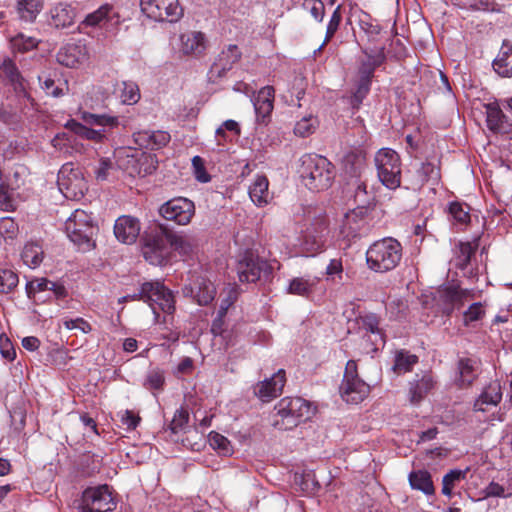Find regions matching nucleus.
I'll return each instance as SVG.
<instances>
[{
	"instance_id": "23",
	"label": "nucleus",
	"mask_w": 512,
	"mask_h": 512,
	"mask_svg": "<svg viewBox=\"0 0 512 512\" xmlns=\"http://www.w3.org/2000/svg\"><path fill=\"white\" fill-rule=\"evenodd\" d=\"M348 185L353 189V200L357 206L354 210H358L360 214L366 212L370 205L374 201V195L368 191L366 180L362 179V175H359L348 182Z\"/></svg>"
},
{
	"instance_id": "31",
	"label": "nucleus",
	"mask_w": 512,
	"mask_h": 512,
	"mask_svg": "<svg viewBox=\"0 0 512 512\" xmlns=\"http://www.w3.org/2000/svg\"><path fill=\"white\" fill-rule=\"evenodd\" d=\"M487 126L489 130L498 134H510L512 132V123L497 105L487 107Z\"/></svg>"
},
{
	"instance_id": "25",
	"label": "nucleus",
	"mask_w": 512,
	"mask_h": 512,
	"mask_svg": "<svg viewBox=\"0 0 512 512\" xmlns=\"http://www.w3.org/2000/svg\"><path fill=\"white\" fill-rule=\"evenodd\" d=\"M120 22L118 13L111 5L105 4L96 11L89 13L82 21L84 26H101L108 28L109 25H118Z\"/></svg>"
},
{
	"instance_id": "37",
	"label": "nucleus",
	"mask_w": 512,
	"mask_h": 512,
	"mask_svg": "<svg viewBox=\"0 0 512 512\" xmlns=\"http://www.w3.org/2000/svg\"><path fill=\"white\" fill-rule=\"evenodd\" d=\"M356 324L358 329L365 334L371 333L375 335L382 343L385 342L384 334L380 329V319L374 313H368L365 315H360L356 318Z\"/></svg>"
},
{
	"instance_id": "18",
	"label": "nucleus",
	"mask_w": 512,
	"mask_h": 512,
	"mask_svg": "<svg viewBox=\"0 0 512 512\" xmlns=\"http://www.w3.org/2000/svg\"><path fill=\"white\" fill-rule=\"evenodd\" d=\"M275 90L272 86L261 88L253 100L256 114V122L258 124L267 125L270 121L274 108Z\"/></svg>"
},
{
	"instance_id": "28",
	"label": "nucleus",
	"mask_w": 512,
	"mask_h": 512,
	"mask_svg": "<svg viewBox=\"0 0 512 512\" xmlns=\"http://www.w3.org/2000/svg\"><path fill=\"white\" fill-rule=\"evenodd\" d=\"M440 168L432 162H423L416 168L415 175L410 179L412 189H420L428 181L438 182L440 180Z\"/></svg>"
},
{
	"instance_id": "24",
	"label": "nucleus",
	"mask_w": 512,
	"mask_h": 512,
	"mask_svg": "<svg viewBox=\"0 0 512 512\" xmlns=\"http://www.w3.org/2000/svg\"><path fill=\"white\" fill-rule=\"evenodd\" d=\"M502 386L499 380L489 382L473 405L474 411L485 412L488 406H497L502 400Z\"/></svg>"
},
{
	"instance_id": "36",
	"label": "nucleus",
	"mask_w": 512,
	"mask_h": 512,
	"mask_svg": "<svg viewBox=\"0 0 512 512\" xmlns=\"http://www.w3.org/2000/svg\"><path fill=\"white\" fill-rule=\"evenodd\" d=\"M269 182L266 176L260 175L257 176L255 181L249 187V196L253 203L257 206H264L268 203L269 200V191H268Z\"/></svg>"
},
{
	"instance_id": "33",
	"label": "nucleus",
	"mask_w": 512,
	"mask_h": 512,
	"mask_svg": "<svg viewBox=\"0 0 512 512\" xmlns=\"http://www.w3.org/2000/svg\"><path fill=\"white\" fill-rule=\"evenodd\" d=\"M408 481L412 489L419 490L426 496L435 494L432 476L427 470L419 469L411 471L408 475Z\"/></svg>"
},
{
	"instance_id": "13",
	"label": "nucleus",
	"mask_w": 512,
	"mask_h": 512,
	"mask_svg": "<svg viewBox=\"0 0 512 512\" xmlns=\"http://www.w3.org/2000/svg\"><path fill=\"white\" fill-rule=\"evenodd\" d=\"M159 214L165 220L173 221L178 225H187L195 214V204L188 198L175 197L160 206Z\"/></svg>"
},
{
	"instance_id": "64",
	"label": "nucleus",
	"mask_w": 512,
	"mask_h": 512,
	"mask_svg": "<svg viewBox=\"0 0 512 512\" xmlns=\"http://www.w3.org/2000/svg\"><path fill=\"white\" fill-rule=\"evenodd\" d=\"M192 166L194 169L195 178L202 182L207 183L210 181L211 177L207 173L204 160L200 156H194L192 159Z\"/></svg>"
},
{
	"instance_id": "61",
	"label": "nucleus",
	"mask_w": 512,
	"mask_h": 512,
	"mask_svg": "<svg viewBox=\"0 0 512 512\" xmlns=\"http://www.w3.org/2000/svg\"><path fill=\"white\" fill-rule=\"evenodd\" d=\"M62 323L63 326L68 330L78 329L85 334H88L92 331L91 324L82 317H77L75 319L64 318Z\"/></svg>"
},
{
	"instance_id": "39",
	"label": "nucleus",
	"mask_w": 512,
	"mask_h": 512,
	"mask_svg": "<svg viewBox=\"0 0 512 512\" xmlns=\"http://www.w3.org/2000/svg\"><path fill=\"white\" fill-rule=\"evenodd\" d=\"M434 387L433 378L426 374L421 379L410 383L409 393L410 401L414 404L419 403Z\"/></svg>"
},
{
	"instance_id": "16",
	"label": "nucleus",
	"mask_w": 512,
	"mask_h": 512,
	"mask_svg": "<svg viewBox=\"0 0 512 512\" xmlns=\"http://www.w3.org/2000/svg\"><path fill=\"white\" fill-rule=\"evenodd\" d=\"M182 292L185 297H191L197 304L206 306L214 300L216 288L209 279L194 272Z\"/></svg>"
},
{
	"instance_id": "60",
	"label": "nucleus",
	"mask_w": 512,
	"mask_h": 512,
	"mask_svg": "<svg viewBox=\"0 0 512 512\" xmlns=\"http://www.w3.org/2000/svg\"><path fill=\"white\" fill-rule=\"evenodd\" d=\"M209 442L214 449H217L223 455H228L232 451L230 441L225 436L217 432H212L210 434Z\"/></svg>"
},
{
	"instance_id": "46",
	"label": "nucleus",
	"mask_w": 512,
	"mask_h": 512,
	"mask_svg": "<svg viewBox=\"0 0 512 512\" xmlns=\"http://www.w3.org/2000/svg\"><path fill=\"white\" fill-rule=\"evenodd\" d=\"M418 362L416 355L406 351H399L395 355L393 370L397 374H404L412 370V367Z\"/></svg>"
},
{
	"instance_id": "63",
	"label": "nucleus",
	"mask_w": 512,
	"mask_h": 512,
	"mask_svg": "<svg viewBox=\"0 0 512 512\" xmlns=\"http://www.w3.org/2000/svg\"><path fill=\"white\" fill-rule=\"evenodd\" d=\"M119 417L122 425L126 426L127 430H135L141 421L138 414L128 409L119 412Z\"/></svg>"
},
{
	"instance_id": "3",
	"label": "nucleus",
	"mask_w": 512,
	"mask_h": 512,
	"mask_svg": "<svg viewBox=\"0 0 512 512\" xmlns=\"http://www.w3.org/2000/svg\"><path fill=\"white\" fill-rule=\"evenodd\" d=\"M272 425L283 431L292 430L313 414L310 402L301 397H285L275 406Z\"/></svg>"
},
{
	"instance_id": "41",
	"label": "nucleus",
	"mask_w": 512,
	"mask_h": 512,
	"mask_svg": "<svg viewBox=\"0 0 512 512\" xmlns=\"http://www.w3.org/2000/svg\"><path fill=\"white\" fill-rule=\"evenodd\" d=\"M317 283V278L306 279L303 277H296L290 281L287 292L289 294L302 297H309V295L313 293Z\"/></svg>"
},
{
	"instance_id": "57",
	"label": "nucleus",
	"mask_w": 512,
	"mask_h": 512,
	"mask_svg": "<svg viewBox=\"0 0 512 512\" xmlns=\"http://www.w3.org/2000/svg\"><path fill=\"white\" fill-rule=\"evenodd\" d=\"M170 240L172 246V255L174 252H178L180 255L186 256L192 252V245L184 237L170 232Z\"/></svg>"
},
{
	"instance_id": "30",
	"label": "nucleus",
	"mask_w": 512,
	"mask_h": 512,
	"mask_svg": "<svg viewBox=\"0 0 512 512\" xmlns=\"http://www.w3.org/2000/svg\"><path fill=\"white\" fill-rule=\"evenodd\" d=\"M367 232V221L358 210H353L351 213L346 214L342 225V233L346 237L358 238Z\"/></svg>"
},
{
	"instance_id": "8",
	"label": "nucleus",
	"mask_w": 512,
	"mask_h": 512,
	"mask_svg": "<svg viewBox=\"0 0 512 512\" xmlns=\"http://www.w3.org/2000/svg\"><path fill=\"white\" fill-rule=\"evenodd\" d=\"M374 161L380 182L391 190L400 187L402 170L398 153L390 148H382L376 153Z\"/></svg>"
},
{
	"instance_id": "22",
	"label": "nucleus",
	"mask_w": 512,
	"mask_h": 512,
	"mask_svg": "<svg viewBox=\"0 0 512 512\" xmlns=\"http://www.w3.org/2000/svg\"><path fill=\"white\" fill-rule=\"evenodd\" d=\"M370 386L362 379L342 380L340 394L344 401L358 404L369 394Z\"/></svg>"
},
{
	"instance_id": "6",
	"label": "nucleus",
	"mask_w": 512,
	"mask_h": 512,
	"mask_svg": "<svg viewBox=\"0 0 512 512\" xmlns=\"http://www.w3.org/2000/svg\"><path fill=\"white\" fill-rule=\"evenodd\" d=\"M65 232L80 250L85 252L95 247L94 236L98 232V227L86 211L76 209L65 222Z\"/></svg>"
},
{
	"instance_id": "54",
	"label": "nucleus",
	"mask_w": 512,
	"mask_h": 512,
	"mask_svg": "<svg viewBox=\"0 0 512 512\" xmlns=\"http://www.w3.org/2000/svg\"><path fill=\"white\" fill-rule=\"evenodd\" d=\"M11 44L14 50L24 53L36 48L38 41L33 37H26L23 34H18L12 38Z\"/></svg>"
},
{
	"instance_id": "51",
	"label": "nucleus",
	"mask_w": 512,
	"mask_h": 512,
	"mask_svg": "<svg viewBox=\"0 0 512 512\" xmlns=\"http://www.w3.org/2000/svg\"><path fill=\"white\" fill-rule=\"evenodd\" d=\"M189 418L188 408L181 406L175 411L174 416L169 424L170 431L174 434L184 431L188 425Z\"/></svg>"
},
{
	"instance_id": "48",
	"label": "nucleus",
	"mask_w": 512,
	"mask_h": 512,
	"mask_svg": "<svg viewBox=\"0 0 512 512\" xmlns=\"http://www.w3.org/2000/svg\"><path fill=\"white\" fill-rule=\"evenodd\" d=\"M18 283L19 277L13 270L0 267V293L13 292Z\"/></svg>"
},
{
	"instance_id": "12",
	"label": "nucleus",
	"mask_w": 512,
	"mask_h": 512,
	"mask_svg": "<svg viewBox=\"0 0 512 512\" xmlns=\"http://www.w3.org/2000/svg\"><path fill=\"white\" fill-rule=\"evenodd\" d=\"M142 12L155 21L175 23L183 16L179 0H140Z\"/></svg>"
},
{
	"instance_id": "45",
	"label": "nucleus",
	"mask_w": 512,
	"mask_h": 512,
	"mask_svg": "<svg viewBox=\"0 0 512 512\" xmlns=\"http://www.w3.org/2000/svg\"><path fill=\"white\" fill-rule=\"evenodd\" d=\"M16 96L18 98V102L21 106V111L25 115L32 114L37 110L38 104L35 99L32 97L29 91V83L27 85H22L21 87L14 90Z\"/></svg>"
},
{
	"instance_id": "19",
	"label": "nucleus",
	"mask_w": 512,
	"mask_h": 512,
	"mask_svg": "<svg viewBox=\"0 0 512 512\" xmlns=\"http://www.w3.org/2000/svg\"><path fill=\"white\" fill-rule=\"evenodd\" d=\"M88 58V50L85 44L68 43L57 53V61L68 68H75L84 63Z\"/></svg>"
},
{
	"instance_id": "5",
	"label": "nucleus",
	"mask_w": 512,
	"mask_h": 512,
	"mask_svg": "<svg viewBox=\"0 0 512 512\" xmlns=\"http://www.w3.org/2000/svg\"><path fill=\"white\" fill-rule=\"evenodd\" d=\"M306 230L301 240V251L306 256H314L324 246V233L328 228L327 216L321 208L309 207L305 212Z\"/></svg>"
},
{
	"instance_id": "42",
	"label": "nucleus",
	"mask_w": 512,
	"mask_h": 512,
	"mask_svg": "<svg viewBox=\"0 0 512 512\" xmlns=\"http://www.w3.org/2000/svg\"><path fill=\"white\" fill-rule=\"evenodd\" d=\"M43 256V249L37 243H27L21 253L23 262L31 268L39 266L43 261Z\"/></svg>"
},
{
	"instance_id": "10",
	"label": "nucleus",
	"mask_w": 512,
	"mask_h": 512,
	"mask_svg": "<svg viewBox=\"0 0 512 512\" xmlns=\"http://www.w3.org/2000/svg\"><path fill=\"white\" fill-rule=\"evenodd\" d=\"M142 293L144 301L152 308L155 318L158 319L160 314L157 307L167 313L173 314L175 311V299L171 290H169L161 282H145L142 284Z\"/></svg>"
},
{
	"instance_id": "62",
	"label": "nucleus",
	"mask_w": 512,
	"mask_h": 512,
	"mask_svg": "<svg viewBox=\"0 0 512 512\" xmlns=\"http://www.w3.org/2000/svg\"><path fill=\"white\" fill-rule=\"evenodd\" d=\"M304 7L308 9L314 19L322 22L325 15V6L321 0H305Z\"/></svg>"
},
{
	"instance_id": "40",
	"label": "nucleus",
	"mask_w": 512,
	"mask_h": 512,
	"mask_svg": "<svg viewBox=\"0 0 512 512\" xmlns=\"http://www.w3.org/2000/svg\"><path fill=\"white\" fill-rule=\"evenodd\" d=\"M43 8L41 0H18L16 10L22 21L31 23Z\"/></svg>"
},
{
	"instance_id": "55",
	"label": "nucleus",
	"mask_w": 512,
	"mask_h": 512,
	"mask_svg": "<svg viewBox=\"0 0 512 512\" xmlns=\"http://www.w3.org/2000/svg\"><path fill=\"white\" fill-rule=\"evenodd\" d=\"M341 20H342L341 7L337 6V8L334 10V12L329 20V23L327 25L325 39H324V42L322 43V45L319 47V50H321L335 35V33L337 32V30L339 28Z\"/></svg>"
},
{
	"instance_id": "20",
	"label": "nucleus",
	"mask_w": 512,
	"mask_h": 512,
	"mask_svg": "<svg viewBox=\"0 0 512 512\" xmlns=\"http://www.w3.org/2000/svg\"><path fill=\"white\" fill-rule=\"evenodd\" d=\"M135 143L143 149L159 150L165 147L171 140V136L166 131L143 130L133 134Z\"/></svg>"
},
{
	"instance_id": "50",
	"label": "nucleus",
	"mask_w": 512,
	"mask_h": 512,
	"mask_svg": "<svg viewBox=\"0 0 512 512\" xmlns=\"http://www.w3.org/2000/svg\"><path fill=\"white\" fill-rule=\"evenodd\" d=\"M466 476V471L463 470H450L444 475L442 480V493L448 497H451L452 490L457 483L463 480Z\"/></svg>"
},
{
	"instance_id": "52",
	"label": "nucleus",
	"mask_w": 512,
	"mask_h": 512,
	"mask_svg": "<svg viewBox=\"0 0 512 512\" xmlns=\"http://www.w3.org/2000/svg\"><path fill=\"white\" fill-rule=\"evenodd\" d=\"M121 99L125 104H135L140 99V90L138 85L132 81L122 82Z\"/></svg>"
},
{
	"instance_id": "2",
	"label": "nucleus",
	"mask_w": 512,
	"mask_h": 512,
	"mask_svg": "<svg viewBox=\"0 0 512 512\" xmlns=\"http://www.w3.org/2000/svg\"><path fill=\"white\" fill-rule=\"evenodd\" d=\"M402 259V245L392 237L373 242L366 251V263L376 273L394 270Z\"/></svg>"
},
{
	"instance_id": "15",
	"label": "nucleus",
	"mask_w": 512,
	"mask_h": 512,
	"mask_svg": "<svg viewBox=\"0 0 512 512\" xmlns=\"http://www.w3.org/2000/svg\"><path fill=\"white\" fill-rule=\"evenodd\" d=\"M241 58L242 52L237 45L229 44L224 47L209 69V81L211 83H218Z\"/></svg>"
},
{
	"instance_id": "47",
	"label": "nucleus",
	"mask_w": 512,
	"mask_h": 512,
	"mask_svg": "<svg viewBox=\"0 0 512 512\" xmlns=\"http://www.w3.org/2000/svg\"><path fill=\"white\" fill-rule=\"evenodd\" d=\"M82 119L91 126L114 128L119 125L118 117L107 114L83 113Z\"/></svg>"
},
{
	"instance_id": "4",
	"label": "nucleus",
	"mask_w": 512,
	"mask_h": 512,
	"mask_svg": "<svg viewBox=\"0 0 512 512\" xmlns=\"http://www.w3.org/2000/svg\"><path fill=\"white\" fill-rule=\"evenodd\" d=\"M141 252L151 265L165 266L172 259L170 231L159 225L145 232L141 238Z\"/></svg>"
},
{
	"instance_id": "43",
	"label": "nucleus",
	"mask_w": 512,
	"mask_h": 512,
	"mask_svg": "<svg viewBox=\"0 0 512 512\" xmlns=\"http://www.w3.org/2000/svg\"><path fill=\"white\" fill-rule=\"evenodd\" d=\"M459 377L457 379L461 387L469 386L475 380L474 361L470 358H460L457 364Z\"/></svg>"
},
{
	"instance_id": "35",
	"label": "nucleus",
	"mask_w": 512,
	"mask_h": 512,
	"mask_svg": "<svg viewBox=\"0 0 512 512\" xmlns=\"http://www.w3.org/2000/svg\"><path fill=\"white\" fill-rule=\"evenodd\" d=\"M367 59L361 63L359 68L360 78L372 81L376 68L380 67L386 61L384 48L379 49L375 53L365 52Z\"/></svg>"
},
{
	"instance_id": "44",
	"label": "nucleus",
	"mask_w": 512,
	"mask_h": 512,
	"mask_svg": "<svg viewBox=\"0 0 512 512\" xmlns=\"http://www.w3.org/2000/svg\"><path fill=\"white\" fill-rule=\"evenodd\" d=\"M486 314L484 304L481 302L472 303L463 313L462 322L465 327H476Z\"/></svg>"
},
{
	"instance_id": "11",
	"label": "nucleus",
	"mask_w": 512,
	"mask_h": 512,
	"mask_svg": "<svg viewBox=\"0 0 512 512\" xmlns=\"http://www.w3.org/2000/svg\"><path fill=\"white\" fill-rule=\"evenodd\" d=\"M474 298L473 290L452 284L439 289L435 300L442 314L450 317L455 310H460L466 302Z\"/></svg>"
},
{
	"instance_id": "53",
	"label": "nucleus",
	"mask_w": 512,
	"mask_h": 512,
	"mask_svg": "<svg viewBox=\"0 0 512 512\" xmlns=\"http://www.w3.org/2000/svg\"><path fill=\"white\" fill-rule=\"evenodd\" d=\"M165 384L164 372L159 368L150 370L144 381V387L148 390H163Z\"/></svg>"
},
{
	"instance_id": "1",
	"label": "nucleus",
	"mask_w": 512,
	"mask_h": 512,
	"mask_svg": "<svg viewBox=\"0 0 512 512\" xmlns=\"http://www.w3.org/2000/svg\"><path fill=\"white\" fill-rule=\"evenodd\" d=\"M302 183L311 191L328 189L334 179V167L327 158L305 154L300 158L298 170Z\"/></svg>"
},
{
	"instance_id": "17",
	"label": "nucleus",
	"mask_w": 512,
	"mask_h": 512,
	"mask_svg": "<svg viewBox=\"0 0 512 512\" xmlns=\"http://www.w3.org/2000/svg\"><path fill=\"white\" fill-rule=\"evenodd\" d=\"M285 382V371L280 369L271 378L258 382L254 387V394L261 401L269 402L281 394Z\"/></svg>"
},
{
	"instance_id": "59",
	"label": "nucleus",
	"mask_w": 512,
	"mask_h": 512,
	"mask_svg": "<svg viewBox=\"0 0 512 512\" xmlns=\"http://www.w3.org/2000/svg\"><path fill=\"white\" fill-rule=\"evenodd\" d=\"M371 82L360 78L357 89L351 97V105L353 108L358 109L363 99L367 96L370 90Z\"/></svg>"
},
{
	"instance_id": "9",
	"label": "nucleus",
	"mask_w": 512,
	"mask_h": 512,
	"mask_svg": "<svg viewBox=\"0 0 512 512\" xmlns=\"http://www.w3.org/2000/svg\"><path fill=\"white\" fill-rule=\"evenodd\" d=\"M57 184L64 197L70 200L81 199L88 190L81 169L71 162L65 163L60 168Z\"/></svg>"
},
{
	"instance_id": "14",
	"label": "nucleus",
	"mask_w": 512,
	"mask_h": 512,
	"mask_svg": "<svg viewBox=\"0 0 512 512\" xmlns=\"http://www.w3.org/2000/svg\"><path fill=\"white\" fill-rule=\"evenodd\" d=\"M270 271L268 263L250 251H246L236 264V272L241 283H255L262 274Z\"/></svg>"
},
{
	"instance_id": "32",
	"label": "nucleus",
	"mask_w": 512,
	"mask_h": 512,
	"mask_svg": "<svg viewBox=\"0 0 512 512\" xmlns=\"http://www.w3.org/2000/svg\"><path fill=\"white\" fill-rule=\"evenodd\" d=\"M492 67L494 71L501 77H512V44L504 41L502 46L493 60Z\"/></svg>"
},
{
	"instance_id": "26",
	"label": "nucleus",
	"mask_w": 512,
	"mask_h": 512,
	"mask_svg": "<svg viewBox=\"0 0 512 512\" xmlns=\"http://www.w3.org/2000/svg\"><path fill=\"white\" fill-rule=\"evenodd\" d=\"M76 18V9L69 3L60 2L50 9L49 24L57 29L72 26Z\"/></svg>"
},
{
	"instance_id": "7",
	"label": "nucleus",
	"mask_w": 512,
	"mask_h": 512,
	"mask_svg": "<svg viewBox=\"0 0 512 512\" xmlns=\"http://www.w3.org/2000/svg\"><path fill=\"white\" fill-rule=\"evenodd\" d=\"M116 508V502L108 485L88 487L80 498L75 499L71 512H109Z\"/></svg>"
},
{
	"instance_id": "27",
	"label": "nucleus",
	"mask_w": 512,
	"mask_h": 512,
	"mask_svg": "<svg viewBox=\"0 0 512 512\" xmlns=\"http://www.w3.org/2000/svg\"><path fill=\"white\" fill-rule=\"evenodd\" d=\"M181 51L185 55L200 56L207 48L205 34L200 31H189L181 35Z\"/></svg>"
},
{
	"instance_id": "34",
	"label": "nucleus",
	"mask_w": 512,
	"mask_h": 512,
	"mask_svg": "<svg viewBox=\"0 0 512 512\" xmlns=\"http://www.w3.org/2000/svg\"><path fill=\"white\" fill-rule=\"evenodd\" d=\"M0 78L10 84L13 89H17L22 85H27V80L20 73L16 63L10 59L5 58L0 65Z\"/></svg>"
},
{
	"instance_id": "49",
	"label": "nucleus",
	"mask_w": 512,
	"mask_h": 512,
	"mask_svg": "<svg viewBox=\"0 0 512 512\" xmlns=\"http://www.w3.org/2000/svg\"><path fill=\"white\" fill-rule=\"evenodd\" d=\"M451 220L458 225H467L470 222L468 207L459 203L451 202L448 207Z\"/></svg>"
},
{
	"instance_id": "58",
	"label": "nucleus",
	"mask_w": 512,
	"mask_h": 512,
	"mask_svg": "<svg viewBox=\"0 0 512 512\" xmlns=\"http://www.w3.org/2000/svg\"><path fill=\"white\" fill-rule=\"evenodd\" d=\"M50 280L46 278L35 279L26 284V294L28 298L36 300V294L48 291Z\"/></svg>"
},
{
	"instance_id": "56",
	"label": "nucleus",
	"mask_w": 512,
	"mask_h": 512,
	"mask_svg": "<svg viewBox=\"0 0 512 512\" xmlns=\"http://www.w3.org/2000/svg\"><path fill=\"white\" fill-rule=\"evenodd\" d=\"M316 123L317 121L314 117H304L296 123L294 133L300 137H307L315 131Z\"/></svg>"
},
{
	"instance_id": "29",
	"label": "nucleus",
	"mask_w": 512,
	"mask_h": 512,
	"mask_svg": "<svg viewBox=\"0 0 512 512\" xmlns=\"http://www.w3.org/2000/svg\"><path fill=\"white\" fill-rule=\"evenodd\" d=\"M478 246V239L474 242L459 241L456 243L453 249L454 257L452 259L454 266L462 271L466 270L470 265L471 259L475 255Z\"/></svg>"
},
{
	"instance_id": "38",
	"label": "nucleus",
	"mask_w": 512,
	"mask_h": 512,
	"mask_svg": "<svg viewBox=\"0 0 512 512\" xmlns=\"http://www.w3.org/2000/svg\"><path fill=\"white\" fill-rule=\"evenodd\" d=\"M65 127L75 135L94 142H102L105 138V130L89 128L74 119L69 120L65 124Z\"/></svg>"
},
{
	"instance_id": "21",
	"label": "nucleus",
	"mask_w": 512,
	"mask_h": 512,
	"mask_svg": "<svg viewBox=\"0 0 512 512\" xmlns=\"http://www.w3.org/2000/svg\"><path fill=\"white\" fill-rule=\"evenodd\" d=\"M140 233L138 219L131 216H121L115 221L114 235L124 244H133Z\"/></svg>"
}]
</instances>
